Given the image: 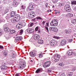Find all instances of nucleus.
<instances>
[{
    "mask_svg": "<svg viewBox=\"0 0 76 76\" xmlns=\"http://www.w3.org/2000/svg\"><path fill=\"white\" fill-rule=\"evenodd\" d=\"M45 28L47 32H49V31L48 30V27L45 26Z\"/></svg>",
    "mask_w": 76,
    "mask_h": 76,
    "instance_id": "nucleus-39",
    "label": "nucleus"
},
{
    "mask_svg": "<svg viewBox=\"0 0 76 76\" xmlns=\"http://www.w3.org/2000/svg\"><path fill=\"white\" fill-rule=\"evenodd\" d=\"M42 72V68H39L36 71V73H39Z\"/></svg>",
    "mask_w": 76,
    "mask_h": 76,
    "instance_id": "nucleus-16",
    "label": "nucleus"
},
{
    "mask_svg": "<svg viewBox=\"0 0 76 76\" xmlns=\"http://www.w3.org/2000/svg\"><path fill=\"white\" fill-rule=\"evenodd\" d=\"M54 28L53 27H50V31H53Z\"/></svg>",
    "mask_w": 76,
    "mask_h": 76,
    "instance_id": "nucleus-30",
    "label": "nucleus"
},
{
    "mask_svg": "<svg viewBox=\"0 0 76 76\" xmlns=\"http://www.w3.org/2000/svg\"><path fill=\"white\" fill-rule=\"evenodd\" d=\"M72 54H75V52H73L72 50H69L67 51V56H71Z\"/></svg>",
    "mask_w": 76,
    "mask_h": 76,
    "instance_id": "nucleus-10",
    "label": "nucleus"
},
{
    "mask_svg": "<svg viewBox=\"0 0 76 76\" xmlns=\"http://www.w3.org/2000/svg\"><path fill=\"white\" fill-rule=\"evenodd\" d=\"M25 6L24 5H22L21 7V9H23V10H24V9H25Z\"/></svg>",
    "mask_w": 76,
    "mask_h": 76,
    "instance_id": "nucleus-31",
    "label": "nucleus"
},
{
    "mask_svg": "<svg viewBox=\"0 0 76 76\" xmlns=\"http://www.w3.org/2000/svg\"><path fill=\"white\" fill-rule=\"evenodd\" d=\"M38 29H39V27L37 26L35 28V31H38Z\"/></svg>",
    "mask_w": 76,
    "mask_h": 76,
    "instance_id": "nucleus-37",
    "label": "nucleus"
},
{
    "mask_svg": "<svg viewBox=\"0 0 76 76\" xmlns=\"http://www.w3.org/2000/svg\"><path fill=\"white\" fill-rule=\"evenodd\" d=\"M27 32L29 34H31V33H32L34 32V29L31 28H29L28 29Z\"/></svg>",
    "mask_w": 76,
    "mask_h": 76,
    "instance_id": "nucleus-17",
    "label": "nucleus"
},
{
    "mask_svg": "<svg viewBox=\"0 0 76 76\" xmlns=\"http://www.w3.org/2000/svg\"><path fill=\"white\" fill-rule=\"evenodd\" d=\"M64 9L68 12L70 11V7L69 5H65L64 7Z\"/></svg>",
    "mask_w": 76,
    "mask_h": 76,
    "instance_id": "nucleus-8",
    "label": "nucleus"
},
{
    "mask_svg": "<svg viewBox=\"0 0 76 76\" xmlns=\"http://www.w3.org/2000/svg\"><path fill=\"white\" fill-rule=\"evenodd\" d=\"M75 37H76V33L75 34Z\"/></svg>",
    "mask_w": 76,
    "mask_h": 76,
    "instance_id": "nucleus-61",
    "label": "nucleus"
},
{
    "mask_svg": "<svg viewBox=\"0 0 76 76\" xmlns=\"http://www.w3.org/2000/svg\"><path fill=\"white\" fill-rule=\"evenodd\" d=\"M34 7V5L29 4V5L28 7V10H32L33 7Z\"/></svg>",
    "mask_w": 76,
    "mask_h": 76,
    "instance_id": "nucleus-14",
    "label": "nucleus"
},
{
    "mask_svg": "<svg viewBox=\"0 0 76 76\" xmlns=\"http://www.w3.org/2000/svg\"><path fill=\"white\" fill-rule=\"evenodd\" d=\"M54 6H53V7H52V8H54Z\"/></svg>",
    "mask_w": 76,
    "mask_h": 76,
    "instance_id": "nucleus-63",
    "label": "nucleus"
},
{
    "mask_svg": "<svg viewBox=\"0 0 76 76\" xmlns=\"http://www.w3.org/2000/svg\"><path fill=\"white\" fill-rule=\"evenodd\" d=\"M46 26H49V23H46Z\"/></svg>",
    "mask_w": 76,
    "mask_h": 76,
    "instance_id": "nucleus-45",
    "label": "nucleus"
},
{
    "mask_svg": "<svg viewBox=\"0 0 76 76\" xmlns=\"http://www.w3.org/2000/svg\"><path fill=\"white\" fill-rule=\"evenodd\" d=\"M33 25H34V23H30V26L32 27V26H33Z\"/></svg>",
    "mask_w": 76,
    "mask_h": 76,
    "instance_id": "nucleus-47",
    "label": "nucleus"
},
{
    "mask_svg": "<svg viewBox=\"0 0 76 76\" xmlns=\"http://www.w3.org/2000/svg\"><path fill=\"white\" fill-rule=\"evenodd\" d=\"M53 1L54 3H57V0H53Z\"/></svg>",
    "mask_w": 76,
    "mask_h": 76,
    "instance_id": "nucleus-44",
    "label": "nucleus"
},
{
    "mask_svg": "<svg viewBox=\"0 0 76 76\" xmlns=\"http://www.w3.org/2000/svg\"><path fill=\"white\" fill-rule=\"evenodd\" d=\"M72 22L73 24H76V19H73L72 21Z\"/></svg>",
    "mask_w": 76,
    "mask_h": 76,
    "instance_id": "nucleus-24",
    "label": "nucleus"
},
{
    "mask_svg": "<svg viewBox=\"0 0 76 76\" xmlns=\"http://www.w3.org/2000/svg\"><path fill=\"white\" fill-rule=\"evenodd\" d=\"M37 19H40V20H42V19L41 17H37L36 18Z\"/></svg>",
    "mask_w": 76,
    "mask_h": 76,
    "instance_id": "nucleus-38",
    "label": "nucleus"
},
{
    "mask_svg": "<svg viewBox=\"0 0 76 76\" xmlns=\"http://www.w3.org/2000/svg\"><path fill=\"white\" fill-rule=\"evenodd\" d=\"M46 7H48V4L46 3L45 4Z\"/></svg>",
    "mask_w": 76,
    "mask_h": 76,
    "instance_id": "nucleus-52",
    "label": "nucleus"
},
{
    "mask_svg": "<svg viewBox=\"0 0 76 76\" xmlns=\"http://www.w3.org/2000/svg\"><path fill=\"white\" fill-rule=\"evenodd\" d=\"M38 42L39 44H42L44 42V41L42 40L39 39L38 40Z\"/></svg>",
    "mask_w": 76,
    "mask_h": 76,
    "instance_id": "nucleus-21",
    "label": "nucleus"
},
{
    "mask_svg": "<svg viewBox=\"0 0 76 76\" xmlns=\"http://www.w3.org/2000/svg\"><path fill=\"white\" fill-rule=\"evenodd\" d=\"M22 38L21 36H17L16 37L15 39V42H17L18 41H20V40H21Z\"/></svg>",
    "mask_w": 76,
    "mask_h": 76,
    "instance_id": "nucleus-9",
    "label": "nucleus"
},
{
    "mask_svg": "<svg viewBox=\"0 0 76 76\" xmlns=\"http://www.w3.org/2000/svg\"><path fill=\"white\" fill-rule=\"evenodd\" d=\"M57 13H60V11H58L57 12Z\"/></svg>",
    "mask_w": 76,
    "mask_h": 76,
    "instance_id": "nucleus-62",
    "label": "nucleus"
},
{
    "mask_svg": "<svg viewBox=\"0 0 76 76\" xmlns=\"http://www.w3.org/2000/svg\"><path fill=\"white\" fill-rule=\"evenodd\" d=\"M29 17L30 18H33V16H32V14H31V13H30L29 14V15H28Z\"/></svg>",
    "mask_w": 76,
    "mask_h": 76,
    "instance_id": "nucleus-28",
    "label": "nucleus"
},
{
    "mask_svg": "<svg viewBox=\"0 0 76 76\" xmlns=\"http://www.w3.org/2000/svg\"><path fill=\"white\" fill-rule=\"evenodd\" d=\"M20 64V69L21 70H22V69H23L26 67V63L25 61H23L21 62Z\"/></svg>",
    "mask_w": 76,
    "mask_h": 76,
    "instance_id": "nucleus-4",
    "label": "nucleus"
},
{
    "mask_svg": "<svg viewBox=\"0 0 76 76\" xmlns=\"http://www.w3.org/2000/svg\"><path fill=\"white\" fill-rule=\"evenodd\" d=\"M40 32H41V31L40 30H38V33L39 34L40 33Z\"/></svg>",
    "mask_w": 76,
    "mask_h": 76,
    "instance_id": "nucleus-57",
    "label": "nucleus"
},
{
    "mask_svg": "<svg viewBox=\"0 0 76 76\" xmlns=\"http://www.w3.org/2000/svg\"><path fill=\"white\" fill-rule=\"evenodd\" d=\"M20 16H19V15L18 14L15 16L14 19L12 20L11 22L12 23H15L16 22H18L20 20Z\"/></svg>",
    "mask_w": 76,
    "mask_h": 76,
    "instance_id": "nucleus-2",
    "label": "nucleus"
},
{
    "mask_svg": "<svg viewBox=\"0 0 76 76\" xmlns=\"http://www.w3.org/2000/svg\"><path fill=\"white\" fill-rule=\"evenodd\" d=\"M46 22V21H43L42 22V25H43V26H44L45 25V23Z\"/></svg>",
    "mask_w": 76,
    "mask_h": 76,
    "instance_id": "nucleus-36",
    "label": "nucleus"
},
{
    "mask_svg": "<svg viewBox=\"0 0 76 76\" xmlns=\"http://www.w3.org/2000/svg\"><path fill=\"white\" fill-rule=\"evenodd\" d=\"M4 30L6 32H9L10 31V29L7 27V26H5L4 27Z\"/></svg>",
    "mask_w": 76,
    "mask_h": 76,
    "instance_id": "nucleus-15",
    "label": "nucleus"
},
{
    "mask_svg": "<svg viewBox=\"0 0 76 76\" xmlns=\"http://www.w3.org/2000/svg\"><path fill=\"white\" fill-rule=\"evenodd\" d=\"M27 32H25V34L26 35H27L28 34H27Z\"/></svg>",
    "mask_w": 76,
    "mask_h": 76,
    "instance_id": "nucleus-60",
    "label": "nucleus"
},
{
    "mask_svg": "<svg viewBox=\"0 0 76 76\" xmlns=\"http://www.w3.org/2000/svg\"><path fill=\"white\" fill-rule=\"evenodd\" d=\"M7 68V65L6 63L4 62L2 63V65L1 67V70H4V69H6Z\"/></svg>",
    "mask_w": 76,
    "mask_h": 76,
    "instance_id": "nucleus-5",
    "label": "nucleus"
},
{
    "mask_svg": "<svg viewBox=\"0 0 76 76\" xmlns=\"http://www.w3.org/2000/svg\"><path fill=\"white\" fill-rule=\"evenodd\" d=\"M68 41L69 42H72L73 41V39H68Z\"/></svg>",
    "mask_w": 76,
    "mask_h": 76,
    "instance_id": "nucleus-33",
    "label": "nucleus"
},
{
    "mask_svg": "<svg viewBox=\"0 0 76 76\" xmlns=\"http://www.w3.org/2000/svg\"><path fill=\"white\" fill-rule=\"evenodd\" d=\"M62 58L63 59V60H64L65 58H66V57L63 56L62 57Z\"/></svg>",
    "mask_w": 76,
    "mask_h": 76,
    "instance_id": "nucleus-53",
    "label": "nucleus"
},
{
    "mask_svg": "<svg viewBox=\"0 0 76 76\" xmlns=\"http://www.w3.org/2000/svg\"><path fill=\"white\" fill-rule=\"evenodd\" d=\"M32 17H33V18H34V17H35V14H32Z\"/></svg>",
    "mask_w": 76,
    "mask_h": 76,
    "instance_id": "nucleus-56",
    "label": "nucleus"
},
{
    "mask_svg": "<svg viewBox=\"0 0 76 76\" xmlns=\"http://www.w3.org/2000/svg\"><path fill=\"white\" fill-rule=\"evenodd\" d=\"M60 56L57 54H55L54 56L52 58V60L53 62H57L60 60Z\"/></svg>",
    "mask_w": 76,
    "mask_h": 76,
    "instance_id": "nucleus-1",
    "label": "nucleus"
},
{
    "mask_svg": "<svg viewBox=\"0 0 76 76\" xmlns=\"http://www.w3.org/2000/svg\"><path fill=\"white\" fill-rule=\"evenodd\" d=\"M71 4H72V5H73V4L76 5V1H71Z\"/></svg>",
    "mask_w": 76,
    "mask_h": 76,
    "instance_id": "nucleus-25",
    "label": "nucleus"
},
{
    "mask_svg": "<svg viewBox=\"0 0 76 76\" xmlns=\"http://www.w3.org/2000/svg\"><path fill=\"white\" fill-rule=\"evenodd\" d=\"M64 64L63 63H60L59 64V66H61V67H63V66H64Z\"/></svg>",
    "mask_w": 76,
    "mask_h": 76,
    "instance_id": "nucleus-27",
    "label": "nucleus"
},
{
    "mask_svg": "<svg viewBox=\"0 0 76 76\" xmlns=\"http://www.w3.org/2000/svg\"><path fill=\"white\" fill-rule=\"evenodd\" d=\"M66 43V40H63L61 42L60 44L62 46H64Z\"/></svg>",
    "mask_w": 76,
    "mask_h": 76,
    "instance_id": "nucleus-13",
    "label": "nucleus"
},
{
    "mask_svg": "<svg viewBox=\"0 0 76 76\" xmlns=\"http://www.w3.org/2000/svg\"><path fill=\"white\" fill-rule=\"evenodd\" d=\"M47 72H48L49 73H50V72H51V69H48Z\"/></svg>",
    "mask_w": 76,
    "mask_h": 76,
    "instance_id": "nucleus-46",
    "label": "nucleus"
},
{
    "mask_svg": "<svg viewBox=\"0 0 76 76\" xmlns=\"http://www.w3.org/2000/svg\"><path fill=\"white\" fill-rule=\"evenodd\" d=\"M51 64V62L50 61H47L44 63L43 65V67L45 68L48 67L50 66V65Z\"/></svg>",
    "mask_w": 76,
    "mask_h": 76,
    "instance_id": "nucleus-6",
    "label": "nucleus"
},
{
    "mask_svg": "<svg viewBox=\"0 0 76 76\" xmlns=\"http://www.w3.org/2000/svg\"><path fill=\"white\" fill-rule=\"evenodd\" d=\"M15 57V54L14 53H12V57L14 58Z\"/></svg>",
    "mask_w": 76,
    "mask_h": 76,
    "instance_id": "nucleus-43",
    "label": "nucleus"
},
{
    "mask_svg": "<svg viewBox=\"0 0 76 76\" xmlns=\"http://www.w3.org/2000/svg\"><path fill=\"white\" fill-rule=\"evenodd\" d=\"M53 31L56 32H58V29L57 28L54 27Z\"/></svg>",
    "mask_w": 76,
    "mask_h": 76,
    "instance_id": "nucleus-26",
    "label": "nucleus"
},
{
    "mask_svg": "<svg viewBox=\"0 0 76 76\" xmlns=\"http://www.w3.org/2000/svg\"><path fill=\"white\" fill-rule=\"evenodd\" d=\"M30 54L31 57H35V56L36 53L34 52H30Z\"/></svg>",
    "mask_w": 76,
    "mask_h": 76,
    "instance_id": "nucleus-18",
    "label": "nucleus"
},
{
    "mask_svg": "<svg viewBox=\"0 0 76 76\" xmlns=\"http://www.w3.org/2000/svg\"><path fill=\"white\" fill-rule=\"evenodd\" d=\"M67 76H72V74L69 73L67 74Z\"/></svg>",
    "mask_w": 76,
    "mask_h": 76,
    "instance_id": "nucleus-41",
    "label": "nucleus"
},
{
    "mask_svg": "<svg viewBox=\"0 0 76 76\" xmlns=\"http://www.w3.org/2000/svg\"><path fill=\"white\" fill-rule=\"evenodd\" d=\"M69 16L70 17H73V15L72 14H69Z\"/></svg>",
    "mask_w": 76,
    "mask_h": 76,
    "instance_id": "nucleus-40",
    "label": "nucleus"
},
{
    "mask_svg": "<svg viewBox=\"0 0 76 76\" xmlns=\"http://www.w3.org/2000/svg\"><path fill=\"white\" fill-rule=\"evenodd\" d=\"M10 52H14V50H10Z\"/></svg>",
    "mask_w": 76,
    "mask_h": 76,
    "instance_id": "nucleus-59",
    "label": "nucleus"
},
{
    "mask_svg": "<svg viewBox=\"0 0 76 76\" xmlns=\"http://www.w3.org/2000/svg\"><path fill=\"white\" fill-rule=\"evenodd\" d=\"M2 48H3V47L1 45H0V49H2Z\"/></svg>",
    "mask_w": 76,
    "mask_h": 76,
    "instance_id": "nucleus-50",
    "label": "nucleus"
},
{
    "mask_svg": "<svg viewBox=\"0 0 76 76\" xmlns=\"http://www.w3.org/2000/svg\"><path fill=\"white\" fill-rule=\"evenodd\" d=\"M39 35L36 34L34 35L33 38L35 40H37V39H39Z\"/></svg>",
    "mask_w": 76,
    "mask_h": 76,
    "instance_id": "nucleus-12",
    "label": "nucleus"
},
{
    "mask_svg": "<svg viewBox=\"0 0 76 76\" xmlns=\"http://www.w3.org/2000/svg\"><path fill=\"white\" fill-rule=\"evenodd\" d=\"M11 16L12 18H13V17H14L15 16V12L14 11H12L11 12Z\"/></svg>",
    "mask_w": 76,
    "mask_h": 76,
    "instance_id": "nucleus-19",
    "label": "nucleus"
},
{
    "mask_svg": "<svg viewBox=\"0 0 76 76\" xmlns=\"http://www.w3.org/2000/svg\"><path fill=\"white\" fill-rule=\"evenodd\" d=\"M31 14L32 15V14H33V15H35V12H30Z\"/></svg>",
    "mask_w": 76,
    "mask_h": 76,
    "instance_id": "nucleus-54",
    "label": "nucleus"
},
{
    "mask_svg": "<svg viewBox=\"0 0 76 76\" xmlns=\"http://www.w3.org/2000/svg\"><path fill=\"white\" fill-rule=\"evenodd\" d=\"M51 26H56L58 25V22H57V19H54L50 23Z\"/></svg>",
    "mask_w": 76,
    "mask_h": 76,
    "instance_id": "nucleus-3",
    "label": "nucleus"
},
{
    "mask_svg": "<svg viewBox=\"0 0 76 76\" xmlns=\"http://www.w3.org/2000/svg\"><path fill=\"white\" fill-rule=\"evenodd\" d=\"M26 25V23H23V26H25Z\"/></svg>",
    "mask_w": 76,
    "mask_h": 76,
    "instance_id": "nucleus-49",
    "label": "nucleus"
},
{
    "mask_svg": "<svg viewBox=\"0 0 76 76\" xmlns=\"http://www.w3.org/2000/svg\"><path fill=\"white\" fill-rule=\"evenodd\" d=\"M75 10L76 11V7L75 8Z\"/></svg>",
    "mask_w": 76,
    "mask_h": 76,
    "instance_id": "nucleus-64",
    "label": "nucleus"
},
{
    "mask_svg": "<svg viewBox=\"0 0 76 76\" xmlns=\"http://www.w3.org/2000/svg\"><path fill=\"white\" fill-rule=\"evenodd\" d=\"M54 38H55V39H60L59 37L57 36H54Z\"/></svg>",
    "mask_w": 76,
    "mask_h": 76,
    "instance_id": "nucleus-34",
    "label": "nucleus"
},
{
    "mask_svg": "<svg viewBox=\"0 0 76 76\" xmlns=\"http://www.w3.org/2000/svg\"><path fill=\"white\" fill-rule=\"evenodd\" d=\"M2 34V31H0V36Z\"/></svg>",
    "mask_w": 76,
    "mask_h": 76,
    "instance_id": "nucleus-55",
    "label": "nucleus"
},
{
    "mask_svg": "<svg viewBox=\"0 0 76 76\" xmlns=\"http://www.w3.org/2000/svg\"><path fill=\"white\" fill-rule=\"evenodd\" d=\"M65 32L66 33V34H70V33L69 32V31H67V30H66L65 31Z\"/></svg>",
    "mask_w": 76,
    "mask_h": 76,
    "instance_id": "nucleus-42",
    "label": "nucleus"
},
{
    "mask_svg": "<svg viewBox=\"0 0 76 76\" xmlns=\"http://www.w3.org/2000/svg\"><path fill=\"white\" fill-rule=\"evenodd\" d=\"M4 55L5 56H7V53L6 51H5L4 52Z\"/></svg>",
    "mask_w": 76,
    "mask_h": 76,
    "instance_id": "nucleus-35",
    "label": "nucleus"
},
{
    "mask_svg": "<svg viewBox=\"0 0 76 76\" xmlns=\"http://www.w3.org/2000/svg\"><path fill=\"white\" fill-rule=\"evenodd\" d=\"M62 5H63V4H62V3H60L59 4V6L60 7H61V6H62Z\"/></svg>",
    "mask_w": 76,
    "mask_h": 76,
    "instance_id": "nucleus-48",
    "label": "nucleus"
},
{
    "mask_svg": "<svg viewBox=\"0 0 76 76\" xmlns=\"http://www.w3.org/2000/svg\"><path fill=\"white\" fill-rule=\"evenodd\" d=\"M23 30L22 29H21V30L19 31V33L20 35H22V34H23Z\"/></svg>",
    "mask_w": 76,
    "mask_h": 76,
    "instance_id": "nucleus-23",
    "label": "nucleus"
},
{
    "mask_svg": "<svg viewBox=\"0 0 76 76\" xmlns=\"http://www.w3.org/2000/svg\"><path fill=\"white\" fill-rule=\"evenodd\" d=\"M76 70V66H73L72 67V71H75Z\"/></svg>",
    "mask_w": 76,
    "mask_h": 76,
    "instance_id": "nucleus-29",
    "label": "nucleus"
},
{
    "mask_svg": "<svg viewBox=\"0 0 76 76\" xmlns=\"http://www.w3.org/2000/svg\"><path fill=\"white\" fill-rule=\"evenodd\" d=\"M43 57V55L41 53H40L39 54V57L40 58H42Z\"/></svg>",
    "mask_w": 76,
    "mask_h": 76,
    "instance_id": "nucleus-32",
    "label": "nucleus"
},
{
    "mask_svg": "<svg viewBox=\"0 0 76 76\" xmlns=\"http://www.w3.org/2000/svg\"><path fill=\"white\" fill-rule=\"evenodd\" d=\"M16 31H15V30H10V34H13L14 33H15V32H16Z\"/></svg>",
    "mask_w": 76,
    "mask_h": 76,
    "instance_id": "nucleus-22",
    "label": "nucleus"
},
{
    "mask_svg": "<svg viewBox=\"0 0 76 76\" xmlns=\"http://www.w3.org/2000/svg\"><path fill=\"white\" fill-rule=\"evenodd\" d=\"M68 67H69V69H71V68H72V67H73V66H69Z\"/></svg>",
    "mask_w": 76,
    "mask_h": 76,
    "instance_id": "nucleus-51",
    "label": "nucleus"
},
{
    "mask_svg": "<svg viewBox=\"0 0 76 76\" xmlns=\"http://www.w3.org/2000/svg\"><path fill=\"white\" fill-rule=\"evenodd\" d=\"M13 5H14V6H17V5H18L19 3L18 2H16V1L14 0L13 2Z\"/></svg>",
    "mask_w": 76,
    "mask_h": 76,
    "instance_id": "nucleus-20",
    "label": "nucleus"
},
{
    "mask_svg": "<svg viewBox=\"0 0 76 76\" xmlns=\"http://www.w3.org/2000/svg\"><path fill=\"white\" fill-rule=\"evenodd\" d=\"M16 27L17 29H21L22 28V24L21 23H19L16 25Z\"/></svg>",
    "mask_w": 76,
    "mask_h": 76,
    "instance_id": "nucleus-11",
    "label": "nucleus"
},
{
    "mask_svg": "<svg viewBox=\"0 0 76 76\" xmlns=\"http://www.w3.org/2000/svg\"><path fill=\"white\" fill-rule=\"evenodd\" d=\"M57 44V41L54 40H52L50 41V45H56Z\"/></svg>",
    "mask_w": 76,
    "mask_h": 76,
    "instance_id": "nucleus-7",
    "label": "nucleus"
},
{
    "mask_svg": "<svg viewBox=\"0 0 76 76\" xmlns=\"http://www.w3.org/2000/svg\"><path fill=\"white\" fill-rule=\"evenodd\" d=\"M15 76H19V74H16Z\"/></svg>",
    "mask_w": 76,
    "mask_h": 76,
    "instance_id": "nucleus-58",
    "label": "nucleus"
}]
</instances>
